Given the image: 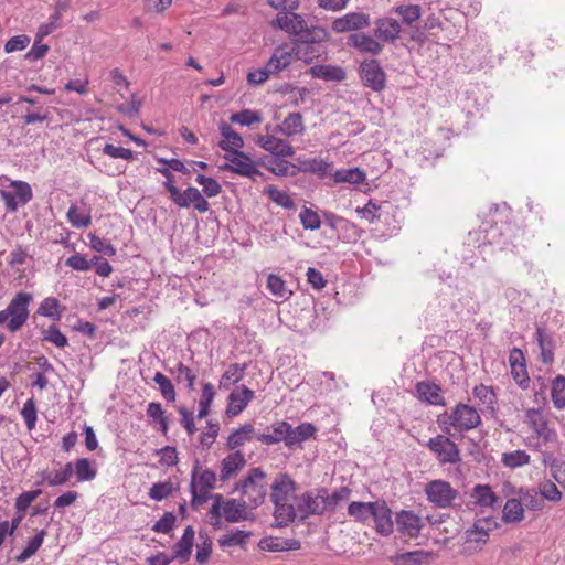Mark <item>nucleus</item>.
Returning <instances> with one entry per match:
<instances>
[{
	"instance_id": "22",
	"label": "nucleus",
	"mask_w": 565,
	"mask_h": 565,
	"mask_svg": "<svg viewBox=\"0 0 565 565\" xmlns=\"http://www.w3.org/2000/svg\"><path fill=\"white\" fill-rule=\"evenodd\" d=\"M67 221L76 228H86L92 224V209L84 199L70 206Z\"/></svg>"
},
{
	"instance_id": "6",
	"label": "nucleus",
	"mask_w": 565,
	"mask_h": 565,
	"mask_svg": "<svg viewBox=\"0 0 565 565\" xmlns=\"http://www.w3.org/2000/svg\"><path fill=\"white\" fill-rule=\"evenodd\" d=\"M426 447L436 456L440 465H456L461 461L458 446L445 435L430 438Z\"/></svg>"
},
{
	"instance_id": "57",
	"label": "nucleus",
	"mask_w": 565,
	"mask_h": 565,
	"mask_svg": "<svg viewBox=\"0 0 565 565\" xmlns=\"http://www.w3.org/2000/svg\"><path fill=\"white\" fill-rule=\"evenodd\" d=\"M231 121L242 126L250 127L254 124H259L262 121V117L257 111L244 109L233 114L231 116Z\"/></svg>"
},
{
	"instance_id": "61",
	"label": "nucleus",
	"mask_w": 565,
	"mask_h": 565,
	"mask_svg": "<svg viewBox=\"0 0 565 565\" xmlns=\"http://www.w3.org/2000/svg\"><path fill=\"white\" fill-rule=\"evenodd\" d=\"M394 12L401 15L406 24H412L420 18V7L417 4L398 6Z\"/></svg>"
},
{
	"instance_id": "13",
	"label": "nucleus",
	"mask_w": 565,
	"mask_h": 565,
	"mask_svg": "<svg viewBox=\"0 0 565 565\" xmlns=\"http://www.w3.org/2000/svg\"><path fill=\"white\" fill-rule=\"evenodd\" d=\"M454 428L458 431H468L481 423V417L475 407L459 403L452 409Z\"/></svg>"
},
{
	"instance_id": "48",
	"label": "nucleus",
	"mask_w": 565,
	"mask_h": 565,
	"mask_svg": "<svg viewBox=\"0 0 565 565\" xmlns=\"http://www.w3.org/2000/svg\"><path fill=\"white\" fill-rule=\"evenodd\" d=\"M73 476V462H67L62 469L47 473L44 481L50 487L65 484Z\"/></svg>"
},
{
	"instance_id": "14",
	"label": "nucleus",
	"mask_w": 565,
	"mask_h": 565,
	"mask_svg": "<svg viewBox=\"0 0 565 565\" xmlns=\"http://www.w3.org/2000/svg\"><path fill=\"white\" fill-rule=\"evenodd\" d=\"M370 25V15L363 12H349L332 22V30L337 33L359 31Z\"/></svg>"
},
{
	"instance_id": "28",
	"label": "nucleus",
	"mask_w": 565,
	"mask_h": 565,
	"mask_svg": "<svg viewBox=\"0 0 565 565\" xmlns=\"http://www.w3.org/2000/svg\"><path fill=\"white\" fill-rule=\"evenodd\" d=\"M216 482L215 473L210 469H201L199 462L192 469L190 488L202 489L210 492Z\"/></svg>"
},
{
	"instance_id": "31",
	"label": "nucleus",
	"mask_w": 565,
	"mask_h": 565,
	"mask_svg": "<svg viewBox=\"0 0 565 565\" xmlns=\"http://www.w3.org/2000/svg\"><path fill=\"white\" fill-rule=\"evenodd\" d=\"M535 338L541 351V361L544 364H552L554 361V340L542 327H536Z\"/></svg>"
},
{
	"instance_id": "34",
	"label": "nucleus",
	"mask_w": 565,
	"mask_h": 565,
	"mask_svg": "<svg viewBox=\"0 0 565 565\" xmlns=\"http://www.w3.org/2000/svg\"><path fill=\"white\" fill-rule=\"evenodd\" d=\"M194 530L191 525L186 526L181 539L175 543L173 547L174 558H179L181 562H186L192 553Z\"/></svg>"
},
{
	"instance_id": "62",
	"label": "nucleus",
	"mask_w": 565,
	"mask_h": 565,
	"mask_svg": "<svg viewBox=\"0 0 565 565\" xmlns=\"http://www.w3.org/2000/svg\"><path fill=\"white\" fill-rule=\"evenodd\" d=\"M173 483L170 480L153 483L149 490V497L156 501H161L168 498L173 492Z\"/></svg>"
},
{
	"instance_id": "38",
	"label": "nucleus",
	"mask_w": 565,
	"mask_h": 565,
	"mask_svg": "<svg viewBox=\"0 0 565 565\" xmlns=\"http://www.w3.org/2000/svg\"><path fill=\"white\" fill-rule=\"evenodd\" d=\"M309 72L313 77L324 81L341 82L345 78L344 70L333 65H315Z\"/></svg>"
},
{
	"instance_id": "16",
	"label": "nucleus",
	"mask_w": 565,
	"mask_h": 565,
	"mask_svg": "<svg viewBox=\"0 0 565 565\" xmlns=\"http://www.w3.org/2000/svg\"><path fill=\"white\" fill-rule=\"evenodd\" d=\"M256 142L260 148L276 157L286 158L295 154L292 146L287 140L277 138L273 135H260Z\"/></svg>"
},
{
	"instance_id": "47",
	"label": "nucleus",
	"mask_w": 565,
	"mask_h": 565,
	"mask_svg": "<svg viewBox=\"0 0 565 565\" xmlns=\"http://www.w3.org/2000/svg\"><path fill=\"white\" fill-rule=\"evenodd\" d=\"M73 473L78 482L90 481L96 477V469L87 458H82L73 463Z\"/></svg>"
},
{
	"instance_id": "7",
	"label": "nucleus",
	"mask_w": 565,
	"mask_h": 565,
	"mask_svg": "<svg viewBox=\"0 0 565 565\" xmlns=\"http://www.w3.org/2000/svg\"><path fill=\"white\" fill-rule=\"evenodd\" d=\"M224 158L227 162L221 166L223 171H231L250 179L262 175V172L257 169L256 163L252 158L241 150H234L232 153H226Z\"/></svg>"
},
{
	"instance_id": "56",
	"label": "nucleus",
	"mask_w": 565,
	"mask_h": 565,
	"mask_svg": "<svg viewBox=\"0 0 565 565\" xmlns=\"http://www.w3.org/2000/svg\"><path fill=\"white\" fill-rule=\"evenodd\" d=\"M537 490L540 491L543 501L558 502L562 499V492L556 484L551 480H545L539 483Z\"/></svg>"
},
{
	"instance_id": "11",
	"label": "nucleus",
	"mask_w": 565,
	"mask_h": 565,
	"mask_svg": "<svg viewBox=\"0 0 565 565\" xmlns=\"http://www.w3.org/2000/svg\"><path fill=\"white\" fill-rule=\"evenodd\" d=\"M524 422L535 433L536 437L542 439L545 444L555 441L557 439L556 430L548 426L546 418L540 409H526Z\"/></svg>"
},
{
	"instance_id": "8",
	"label": "nucleus",
	"mask_w": 565,
	"mask_h": 565,
	"mask_svg": "<svg viewBox=\"0 0 565 565\" xmlns=\"http://www.w3.org/2000/svg\"><path fill=\"white\" fill-rule=\"evenodd\" d=\"M425 493L429 502L445 509L452 505L458 498V491L444 480H433L425 487Z\"/></svg>"
},
{
	"instance_id": "46",
	"label": "nucleus",
	"mask_w": 565,
	"mask_h": 565,
	"mask_svg": "<svg viewBox=\"0 0 565 565\" xmlns=\"http://www.w3.org/2000/svg\"><path fill=\"white\" fill-rule=\"evenodd\" d=\"M45 535H46L45 530L39 531L35 534V536L32 537L28 542V545L25 546V548L19 555L15 556V561L18 563H24L25 561L31 558L38 552V550L41 547V545L43 544Z\"/></svg>"
},
{
	"instance_id": "24",
	"label": "nucleus",
	"mask_w": 565,
	"mask_h": 565,
	"mask_svg": "<svg viewBox=\"0 0 565 565\" xmlns=\"http://www.w3.org/2000/svg\"><path fill=\"white\" fill-rule=\"evenodd\" d=\"M434 553L424 550L396 553L388 557L394 565H429Z\"/></svg>"
},
{
	"instance_id": "36",
	"label": "nucleus",
	"mask_w": 565,
	"mask_h": 565,
	"mask_svg": "<svg viewBox=\"0 0 565 565\" xmlns=\"http://www.w3.org/2000/svg\"><path fill=\"white\" fill-rule=\"evenodd\" d=\"M299 38L295 41L297 43L309 44L311 46L319 45L329 40V32L320 26L315 25L306 29L297 34Z\"/></svg>"
},
{
	"instance_id": "17",
	"label": "nucleus",
	"mask_w": 565,
	"mask_h": 565,
	"mask_svg": "<svg viewBox=\"0 0 565 565\" xmlns=\"http://www.w3.org/2000/svg\"><path fill=\"white\" fill-rule=\"evenodd\" d=\"M398 532L408 537H417L424 526L422 519L413 511L403 510L396 514Z\"/></svg>"
},
{
	"instance_id": "27",
	"label": "nucleus",
	"mask_w": 565,
	"mask_h": 565,
	"mask_svg": "<svg viewBox=\"0 0 565 565\" xmlns=\"http://www.w3.org/2000/svg\"><path fill=\"white\" fill-rule=\"evenodd\" d=\"M277 24L287 33L297 35L306 29L307 22L302 15L289 10L277 15Z\"/></svg>"
},
{
	"instance_id": "39",
	"label": "nucleus",
	"mask_w": 565,
	"mask_h": 565,
	"mask_svg": "<svg viewBox=\"0 0 565 565\" xmlns=\"http://www.w3.org/2000/svg\"><path fill=\"white\" fill-rule=\"evenodd\" d=\"M375 507L374 502H351L348 507V514L356 522L366 523L371 518Z\"/></svg>"
},
{
	"instance_id": "49",
	"label": "nucleus",
	"mask_w": 565,
	"mask_h": 565,
	"mask_svg": "<svg viewBox=\"0 0 565 565\" xmlns=\"http://www.w3.org/2000/svg\"><path fill=\"white\" fill-rule=\"evenodd\" d=\"M38 313L57 321L62 317L61 303L56 298L47 297L41 302Z\"/></svg>"
},
{
	"instance_id": "40",
	"label": "nucleus",
	"mask_w": 565,
	"mask_h": 565,
	"mask_svg": "<svg viewBox=\"0 0 565 565\" xmlns=\"http://www.w3.org/2000/svg\"><path fill=\"white\" fill-rule=\"evenodd\" d=\"M471 497L478 505L484 508H494L499 500L487 484H477L472 490Z\"/></svg>"
},
{
	"instance_id": "20",
	"label": "nucleus",
	"mask_w": 565,
	"mask_h": 565,
	"mask_svg": "<svg viewBox=\"0 0 565 565\" xmlns=\"http://www.w3.org/2000/svg\"><path fill=\"white\" fill-rule=\"evenodd\" d=\"M402 31L397 20L388 17L380 18L375 21L374 35L383 42H395Z\"/></svg>"
},
{
	"instance_id": "33",
	"label": "nucleus",
	"mask_w": 565,
	"mask_h": 565,
	"mask_svg": "<svg viewBox=\"0 0 565 565\" xmlns=\"http://www.w3.org/2000/svg\"><path fill=\"white\" fill-rule=\"evenodd\" d=\"M288 429L289 423L280 420L269 427L266 433L258 435L257 439L265 445H274L280 441L286 444Z\"/></svg>"
},
{
	"instance_id": "19",
	"label": "nucleus",
	"mask_w": 565,
	"mask_h": 565,
	"mask_svg": "<svg viewBox=\"0 0 565 565\" xmlns=\"http://www.w3.org/2000/svg\"><path fill=\"white\" fill-rule=\"evenodd\" d=\"M372 519L375 523V530L380 534L387 536L393 532L392 511L384 500L375 501Z\"/></svg>"
},
{
	"instance_id": "4",
	"label": "nucleus",
	"mask_w": 565,
	"mask_h": 565,
	"mask_svg": "<svg viewBox=\"0 0 565 565\" xmlns=\"http://www.w3.org/2000/svg\"><path fill=\"white\" fill-rule=\"evenodd\" d=\"M213 504L210 510L212 518L223 516L228 523H236L250 519L247 511V501L237 499L224 500L222 494L212 495Z\"/></svg>"
},
{
	"instance_id": "58",
	"label": "nucleus",
	"mask_w": 565,
	"mask_h": 565,
	"mask_svg": "<svg viewBox=\"0 0 565 565\" xmlns=\"http://www.w3.org/2000/svg\"><path fill=\"white\" fill-rule=\"evenodd\" d=\"M299 218L306 230L316 231L321 226L319 214L309 207H303L301 210Z\"/></svg>"
},
{
	"instance_id": "15",
	"label": "nucleus",
	"mask_w": 565,
	"mask_h": 565,
	"mask_svg": "<svg viewBox=\"0 0 565 565\" xmlns=\"http://www.w3.org/2000/svg\"><path fill=\"white\" fill-rule=\"evenodd\" d=\"M295 61H298L295 42L291 44H281L275 49L273 55L268 60L269 71H274L277 74Z\"/></svg>"
},
{
	"instance_id": "37",
	"label": "nucleus",
	"mask_w": 565,
	"mask_h": 565,
	"mask_svg": "<svg viewBox=\"0 0 565 565\" xmlns=\"http://www.w3.org/2000/svg\"><path fill=\"white\" fill-rule=\"evenodd\" d=\"M258 546L263 551L280 552L300 548V542L297 540H281L278 537H264L259 541Z\"/></svg>"
},
{
	"instance_id": "25",
	"label": "nucleus",
	"mask_w": 565,
	"mask_h": 565,
	"mask_svg": "<svg viewBox=\"0 0 565 565\" xmlns=\"http://www.w3.org/2000/svg\"><path fill=\"white\" fill-rule=\"evenodd\" d=\"M317 431H318L317 427L311 423H302L297 427H292L289 424V429L287 431L286 447L291 449L295 446L300 445L303 441L315 438Z\"/></svg>"
},
{
	"instance_id": "10",
	"label": "nucleus",
	"mask_w": 565,
	"mask_h": 565,
	"mask_svg": "<svg viewBox=\"0 0 565 565\" xmlns=\"http://www.w3.org/2000/svg\"><path fill=\"white\" fill-rule=\"evenodd\" d=\"M360 77L363 84L374 92H381L386 85V74L376 60H367L360 65Z\"/></svg>"
},
{
	"instance_id": "51",
	"label": "nucleus",
	"mask_w": 565,
	"mask_h": 565,
	"mask_svg": "<svg viewBox=\"0 0 565 565\" xmlns=\"http://www.w3.org/2000/svg\"><path fill=\"white\" fill-rule=\"evenodd\" d=\"M501 462L511 469L520 468L530 462V455L524 450H515L511 452H503Z\"/></svg>"
},
{
	"instance_id": "64",
	"label": "nucleus",
	"mask_w": 565,
	"mask_h": 565,
	"mask_svg": "<svg viewBox=\"0 0 565 565\" xmlns=\"http://www.w3.org/2000/svg\"><path fill=\"white\" fill-rule=\"evenodd\" d=\"M267 288L274 296L279 298H287L289 294L282 278L274 274L267 277Z\"/></svg>"
},
{
	"instance_id": "45",
	"label": "nucleus",
	"mask_w": 565,
	"mask_h": 565,
	"mask_svg": "<svg viewBox=\"0 0 565 565\" xmlns=\"http://www.w3.org/2000/svg\"><path fill=\"white\" fill-rule=\"evenodd\" d=\"M245 369V364H231L221 377L220 387L228 388L230 385L238 383L243 379Z\"/></svg>"
},
{
	"instance_id": "42",
	"label": "nucleus",
	"mask_w": 565,
	"mask_h": 565,
	"mask_svg": "<svg viewBox=\"0 0 565 565\" xmlns=\"http://www.w3.org/2000/svg\"><path fill=\"white\" fill-rule=\"evenodd\" d=\"M333 180L337 183L360 184L365 180V173L359 168L340 169L333 173Z\"/></svg>"
},
{
	"instance_id": "59",
	"label": "nucleus",
	"mask_w": 565,
	"mask_h": 565,
	"mask_svg": "<svg viewBox=\"0 0 565 565\" xmlns=\"http://www.w3.org/2000/svg\"><path fill=\"white\" fill-rule=\"evenodd\" d=\"M196 183L203 186V193L207 198H214L222 191L221 184L213 178L199 174L195 179Z\"/></svg>"
},
{
	"instance_id": "9",
	"label": "nucleus",
	"mask_w": 565,
	"mask_h": 565,
	"mask_svg": "<svg viewBox=\"0 0 565 565\" xmlns=\"http://www.w3.org/2000/svg\"><path fill=\"white\" fill-rule=\"evenodd\" d=\"M296 518L301 521L308 519L310 515H320L326 511L324 497L312 492H305L295 498Z\"/></svg>"
},
{
	"instance_id": "3",
	"label": "nucleus",
	"mask_w": 565,
	"mask_h": 565,
	"mask_svg": "<svg viewBox=\"0 0 565 565\" xmlns=\"http://www.w3.org/2000/svg\"><path fill=\"white\" fill-rule=\"evenodd\" d=\"M33 296L28 292H18L9 302L6 309L0 310V326H6L7 330L15 333L22 329L29 319V306Z\"/></svg>"
},
{
	"instance_id": "5",
	"label": "nucleus",
	"mask_w": 565,
	"mask_h": 565,
	"mask_svg": "<svg viewBox=\"0 0 565 565\" xmlns=\"http://www.w3.org/2000/svg\"><path fill=\"white\" fill-rule=\"evenodd\" d=\"M265 472L262 468H253L249 470L247 477H245L237 489L241 490L242 494L247 498V505L255 509L260 505L266 495L265 487Z\"/></svg>"
},
{
	"instance_id": "52",
	"label": "nucleus",
	"mask_w": 565,
	"mask_h": 565,
	"mask_svg": "<svg viewBox=\"0 0 565 565\" xmlns=\"http://www.w3.org/2000/svg\"><path fill=\"white\" fill-rule=\"evenodd\" d=\"M250 536V532L236 530L234 532L224 534L218 539V544L222 548L232 546H243L246 544L247 539Z\"/></svg>"
},
{
	"instance_id": "63",
	"label": "nucleus",
	"mask_w": 565,
	"mask_h": 565,
	"mask_svg": "<svg viewBox=\"0 0 565 565\" xmlns=\"http://www.w3.org/2000/svg\"><path fill=\"white\" fill-rule=\"evenodd\" d=\"M269 199L275 202L276 204L285 207V209H292L294 207V201L284 191L278 190L274 185H269L266 190Z\"/></svg>"
},
{
	"instance_id": "12",
	"label": "nucleus",
	"mask_w": 565,
	"mask_h": 565,
	"mask_svg": "<svg viewBox=\"0 0 565 565\" xmlns=\"http://www.w3.org/2000/svg\"><path fill=\"white\" fill-rule=\"evenodd\" d=\"M11 186L14 192L1 190L0 195L4 201L6 207L10 212H15L19 205H25L32 199V189L29 183L24 181H13Z\"/></svg>"
},
{
	"instance_id": "32",
	"label": "nucleus",
	"mask_w": 565,
	"mask_h": 565,
	"mask_svg": "<svg viewBox=\"0 0 565 565\" xmlns=\"http://www.w3.org/2000/svg\"><path fill=\"white\" fill-rule=\"evenodd\" d=\"M246 465L244 455L241 451H235L226 456L222 460V467L220 472L221 480H228L235 476Z\"/></svg>"
},
{
	"instance_id": "43",
	"label": "nucleus",
	"mask_w": 565,
	"mask_h": 565,
	"mask_svg": "<svg viewBox=\"0 0 565 565\" xmlns=\"http://www.w3.org/2000/svg\"><path fill=\"white\" fill-rule=\"evenodd\" d=\"M551 398L556 409L565 408V376L557 375L552 381Z\"/></svg>"
},
{
	"instance_id": "50",
	"label": "nucleus",
	"mask_w": 565,
	"mask_h": 565,
	"mask_svg": "<svg viewBox=\"0 0 565 565\" xmlns=\"http://www.w3.org/2000/svg\"><path fill=\"white\" fill-rule=\"evenodd\" d=\"M254 433V427L250 424L244 425L238 429H235L227 439V447L230 449H235L245 444V441L252 438V434Z\"/></svg>"
},
{
	"instance_id": "54",
	"label": "nucleus",
	"mask_w": 565,
	"mask_h": 565,
	"mask_svg": "<svg viewBox=\"0 0 565 565\" xmlns=\"http://www.w3.org/2000/svg\"><path fill=\"white\" fill-rule=\"evenodd\" d=\"M154 383L159 386L161 395L168 401V402H174L175 401V390L170 381L164 374L161 372H157L153 377Z\"/></svg>"
},
{
	"instance_id": "60",
	"label": "nucleus",
	"mask_w": 565,
	"mask_h": 565,
	"mask_svg": "<svg viewBox=\"0 0 565 565\" xmlns=\"http://www.w3.org/2000/svg\"><path fill=\"white\" fill-rule=\"evenodd\" d=\"M473 395L479 401V404L487 407H490L495 403V394L492 387L484 384L477 385L473 388Z\"/></svg>"
},
{
	"instance_id": "23",
	"label": "nucleus",
	"mask_w": 565,
	"mask_h": 565,
	"mask_svg": "<svg viewBox=\"0 0 565 565\" xmlns=\"http://www.w3.org/2000/svg\"><path fill=\"white\" fill-rule=\"evenodd\" d=\"M348 44L361 53H369L371 55H379L383 51V45L377 39L363 32L349 35Z\"/></svg>"
},
{
	"instance_id": "35",
	"label": "nucleus",
	"mask_w": 565,
	"mask_h": 565,
	"mask_svg": "<svg viewBox=\"0 0 565 565\" xmlns=\"http://www.w3.org/2000/svg\"><path fill=\"white\" fill-rule=\"evenodd\" d=\"M306 127L303 124V117L300 113L289 114L280 125L277 126V130L286 137H294L302 135Z\"/></svg>"
},
{
	"instance_id": "41",
	"label": "nucleus",
	"mask_w": 565,
	"mask_h": 565,
	"mask_svg": "<svg viewBox=\"0 0 565 565\" xmlns=\"http://www.w3.org/2000/svg\"><path fill=\"white\" fill-rule=\"evenodd\" d=\"M505 522H520L524 518V508L521 499H509L502 510Z\"/></svg>"
},
{
	"instance_id": "2",
	"label": "nucleus",
	"mask_w": 565,
	"mask_h": 565,
	"mask_svg": "<svg viewBox=\"0 0 565 565\" xmlns=\"http://www.w3.org/2000/svg\"><path fill=\"white\" fill-rule=\"evenodd\" d=\"M157 171L166 177L163 186L168 190L172 202L181 209L193 207L200 213H206L210 210V203L202 193L194 186H188L183 192L174 185V175L167 167L157 168Z\"/></svg>"
},
{
	"instance_id": "1",
	"label": "nucleus",
	"mask_w": 565,
	"mask_h": 565,
	"mask_svg": "<svg viewBox=\"0 0 565 565\" xmlns=\"http://www.w3.org/2000/svg\"><path fill=\"white\" fill-rule=\"evenodd\" d=\"M270 500L275 505L274 516L277 526H286L296 519V482L287 473H279L270 486Z\"/></svg>"
},
{
	"instance_id": "29",
	"label": "nucleus",
	"mask_w": 565,
	"mask_h": 565,
	"mask_svg": "<svg viewBox=\"0 0 565 565\" xmlns=\"http://www.w3.org/2000/svg\"><path fill=\"white\" fill-rule=\"evenodd\" d=\"M416 393L418 398L423 402H427L431 405H445V398L441 395V388L439 385L430 382H418L416 384Z\"/></svg>"
},
{
	"instance_id": "18",
	"label": "nucleus",
	"mask_w": 565,
	"mask_h": 565,
	"mask_svg": "<svg viewBox=\"0 0 565 565\" xmlns=\"http://www.w3.org/2000/svg\"><path fill=\"white\" fill-rule=\"evenodd\" d=\"M254 397V391L245 385L236 387L228 396L226 414L231 417L239 415Z\"/></svg>"
},
{
	"instance_id": "26",
	"label": "nucleus",
	"mask_w": 565,
	"mask_h": 565,
	"mask_svg": "<svg viewBox=\"0 0 565 565\" xmlns=\"http://www.w3.org/2000/svg\"><path fill=\"white\" fill-rule=\"evenodd\" d=\"M220 132L223 139L218 142V147L227 153H232V151L239 150L244 147V140L242 136L236 132L227 122H220Z\"/></svg>"
},
{
	"instance_id": "55",
	"label": "nucleus",
	"mask_w": 565,
	"mask_h": 565,
	"mask_svg": "<svg viewBox=\"0 0 565 565\" xmlns=\"http://www.w3.org/2000/svg\"><path fill=\"white\" fill-rule=\"evenodd\" d=\"M298 61H303L309 64L315 58L321 55V47L319 45H309L295 42Z\"/></svg>"
},
{
	"instance_id": "30",
	"label": "nucleus",
	"mask_w": 565,
	"mask_h": 565,
	"mask_svg": "<svg viewBox=\"0 0 565 565\" xmlns=\"http://www.w3.org/2000/svg\"><path fill=\"white\" fill-rule=\"evenodd\" d=\"M465 551L468 553L481 550L489 540L487 530H483L480 524H473L471 529L465 532Z\"/></svg>"
},
{
	"instance_id": "21",
	"label": "nucleus",
	"mask_w": 565,
	"mask_h": 565,
	"mask_svg": "<svg viewBox=\"0 0 565 565\" xmlns=\"http://www.w3.org/2000/svg\"><path fill=\"white\" fill-rule=\"evenodd\" d=\"M509 362L513 380L521 388L526 390L530 385V377L524 364V356L522 351L514 348L510 352Z\"/></svg>"
},
{
	"instance_id": "44",
	"label": "nucleus",
	"mask_w": 565,
	"mask_h": 565,
	"mask_svg": "<svg viewBox=\"0 0 565 565\" xmlns=\"http://www.w3.org/2000/svg\"><path fill=\"white\" fill-rule=\"evenodd\" d=\"M521 501L523 508H526L532 511H542L544 509L545 502L537 489H526L521 491Z\"/></svg>"
},
{
	"instance_id": "53",
	"label": "nucleus",
	"mask_w": 565,
	"mask_h": 565,
	"mask_svg": "<svg viewBox=\"0 0 565 565\" xmlns=\"http://www.w3.org/2000/svg\"><path fill=\"white\" fill-rule=\"evenodd\" d=\"M303 171L315 173L322 179L331 174V163L323 159L312 158L303 162Z\"/></svg>"
}]
</instances>
